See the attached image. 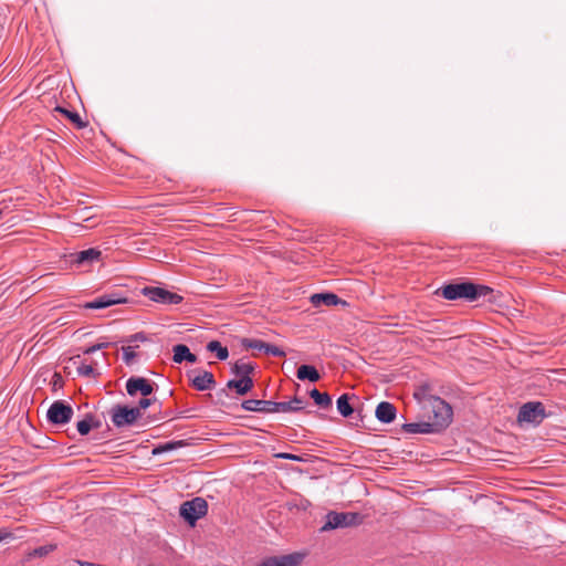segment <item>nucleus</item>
<instances>
[{
    "label": "nucleus",
    "mask_w": 566,
    "mask_h": 566,
    "mask_svg": "<svg viewBox=\"0 0 566 566\" xmlns=\"http://www.w3.org/2000/svg\"><path fill=\"white\" fill-rule=\"evenodd\" d=\"M443 298L449 301L467 300L470 302L476 301L480 297H485L493 293V289L483 284H475L470 281L460 283H450L438 290Z\"/></svg>",
    "instance_id": "obj_1"
},
{
    "label": "nucleus",
    "mask_w": 566,
    "mask_h": 566,
    "mask_svg": "<svg viewBox=\"0 0 566 566\" xmlns=\"http://www.w3.org/2000/svg\"><path fill=\"white\" fill-rule=\"evenodd\" d=\"M436 421L433 423L420 421L409 422L402 426V430L407 433H434L447 428L452 420V409L446 401L439 399L438 405L433 409Z\"/></svg>",
    "instance_id": "obj_2"
},
{
    "label": "nucleus",
    "mask_w": 566,
    "mask_h": 566,
    "mask_svg": "<svg viewBox=\"0 0 566 566\" xmlns=\"http://www.w3.org/2000/svg\"><path fill=\"white\" fill-rule=\"evenodd\" d=\"M241 407L247 411H256L262 413L274 412H297L304 409L305 401L303 398L295 396L290 401L276 402L272 400L248 399Z\"/></svg>",
    "instance_id": "obj_3"
},
{
    "label": "nucleus",
    "mask_w": 566,
    "mask_h": 566,
    "mask_svg": "<svg viewBox=\"0 0 566 566\" xmlns=\"http://www.w3.org/2000/svg\"><path fill=\"white\" fill-rule=\"evenodd\" d=\"M361 522L363 516L359 513L331 511L325 516V523L321 527V532L356 526L359 525Z\"/></svg>",
    "instance_id": "obj_4"
},
{
    "label": "nucleus",
    "mask_w": 566,
    "mask_h": 566,
    "mask_svg": "<svg viewBox=\"0 0 566 566\" xmlns=\"http://www.w3.org/2000/svg\"><path fill=\"white\" fill-rule=\"evenodd\" d=\"M207 512L208 503L202 497H195L184 502L179 510L180 516L191 526H195L196 522L203 517Z\"/></svg>",
    "instance_id": "obj_5"
},
{
    "label": "nucleus",
    "mask_w": 566,
    "mask_h": 566,
    "mask_svg": "<svg viewBox=\"0 0 566 566\" xmlns=\"http://www.w3.org/2000/svg\"><path fill=\"white\" fill-rule=\"evenodd\" d=\"M546 417L545 407L541 401H530L520 407L517 421L538 426Z\"/></svg>",
    "instance_id": "obj_6"
},
{
    "label": "nucleus",
    "mask_w": 566,
    "mask_h": 566,
    "mask_svg": "<svg viewBox=\"0 0 566 566\" xmlns=\"http://www.w3.org/2000/svg\"><path fill=\"white\" fill-rule=\"evenodd\" d=\"M74 410L64 400H55L46 411V419L51 424L63 426L71 421Z\"/></svg>",
    "instance_id": "obj_7"
},
{
    "label": "nucleus",
    "mask_w": 566,
    "mask_h": 566,
    "mask_svg": "<svg viewBox=\"0 0 566 566\" xmlns=\"http://www.w3.org/2000/svg\"><path fill=\"white\" fill-rule=\"evenodd\" d=\"M109 413L113 424L117 428L132 426L142 417V413L138 412V408L124 405L113 406Z\"/></svg>",
    "instance_id": "obj_8"
},
{
    "label": "nucleus",
    "mask_w": 566,
    "mask_h": 566,
    "mask_svg": "<svg viewBox=\"0 0 566 566\" xmlns=\"http://www.w3.org/2000/svg\"><path fill=\"white\" fill-rule=\"evenodd\" d=\"M142 293L150 301L161 304H179L184 300L181 295L159 286H146Z\"/></svg>",
    "instance_id": "obj_9"
},
{
    "label": "nucleus",
    "mask_w": 566,
    "mask_h": 566,
    "mask_svg": "<svg viewBox=\"0 0 566 566\" xmlns=\"http://www.w3.org/2000/svg\"><path fill=\"white\" fill-rule=\"evenodd\" d=\"M155 384L144 377L132 376L126 380V391L130 397L140 394L148 397L155 391Z\"/></svg>",
    "instance_id": "obj_10"
},
{
    "label": "nucleus",
    "mask_w": 566,
    "mask_h": 566,
    "mask_svg": "<svg viewBox=\"0 0 566 566\" xmlns=\"http://www.w3.org/2000/svg\"><path fill=\"white\" fill-rule=\"evenodd\" d=\"M147 335L143 332L129 335L128 337L122 339V343H127V346L122 347L123 352V360L127 366L134 364L135 358L137 357L136 349L139 347L138 343L146 342Z\"/></svg>",
    "instance_id": "obj_11"
},
{
    "label": "nucleus",
    "mask_w": 566,
    "mask_h": 566,
    "mask_svg": "<svg viewBox=\"0 0 566 566\" xmlns=\"http://www.w3.org/2000/svg\"><path fill=\"white\" fill-rule=\"evenodd\" d=\"M305 558V554L301 552H294L281 556L265 557L260 562L258 566H300Z\"/></svg>",
    "instance_id": "obj_12"
},
{
    "label": "nucleus",
    "mask_w": 566,
    "mask_h": 566,
    "mask_svg": "<svg viewBox=\"0 0 566 566\" xmlns=\"http://www.w3.org/2000/svg\"><path fill=\"white\" fill-rule=\"evenodd\" d=\"M127 303V297L119 293H107L103 294L95 300L84 304V308L87 310H103L116 304Z\"/></svg>",
    "instance_id": "obj_13"
},
{
    "label": "nucleus",
    "mask_w": 566,
    "mask_h": 566,
    "mask_svg": "<svg viewBox=\"0 0 566 566\" xmlns=\"http://www.w3.org/2000/svg\"><path fill=\"white\" fill-rule=\"evenodd\" d=\"M71 258L72 263L76 265L92 264L93 262L101 260L102 251L96 248H90L71 254Z\"/></svg>",
    "instance_id": "obj_14"
},
{
    "label": "nucleus",
    "mask_w": 566,
    "mask_h": 566,
    "mask_svg": "<svg viewBox=\"0 0 566 566\" xmlns=\"http://www.w3.org/2000/svg\"><path fill=\"white\" fill-rule=\"evenodd\" d=\"M192 387L196 390L205 391L216 386L214 376L208 370H202L198 375H189Z\"/></svg>",
    "instance_id": "obj_15"
},
{
    "label": "nucleus",
    "mask_w": 566,
    "mask_h": 566,
    "mask_svg": "<svg viewBox=\"0 0 566 566\" xmlns=\"http://www.w3.org/2000/svg\"><path fill=\"white\" fill-rule=\"evenodd\" d=\"M375 416L382 423H391L396 419L397 409L391 402L381 401L376 407Z\"/></svg>",
    "instance_id": "obj_16"
},
{
    "label": "nucleus",
    "mask_w": 566,
    "mask_h": 566,
    "mask_svg": "<svg viewBox=\"0 0 566 566\" xmlns=\"http://www.w3.org/2000/svg\"><path fill=\"white\" fill-rule=\"evenodd\" d=\"M172 352V359L177 364H181L182 361L195 364L198 359L197 356L190 352L189 347L184 344L175 345Z\"/></svg>",
    "instance_id": "obj_17"
},
{
    "label": "nucleus",
    "mask_w": 566,
    "mask_h": 566,
    "mask_svg": "<svg viewBox=\"0 0 566 566\" xmlns=\"http://www.w3.org/2000/svg\"><path fill=\"white\" fill-rule=\"evenodd\" d=\"M227 388L234 389L238 395L243 396L253 388V380L251 377L230 379L227 382Z\"/></svg>",
    "instance_id": "obj_18"
},
{
    "label": "nucleus",
    "mask_w": 566,
    "mask_h": 566,
    "mask_svg": "<svg viewBox=\"0 0 566 566\" xmlns=\"http://www.w3.org/2000/svg\"><path fill=\"white\" fill-rule=\"evenodd\" d=\"M311 302L317 306L324 304L326 306H334L339 303H345L334 293H316L311 296Z\"/></svg>",
    "instance_id": "obj_19"
},
{
    "label": "nucleus",
    "mask_w": 566,
    "mask_h": 566,
    "mask_svg": "<svg viewBox=\"0 0 566 566\" xmlns=\"http://www.w3.org/2000/svg\"><path fill=\"white\" fill-rule=\"evenodd\" d=\"M296 376L300 380H308L316 382L321 379V375L317 369L312 365H301L296 370Z\"/></svg>",
    "instance_id": "obj_20"
},
{
    "label": "nucleus",
    "mask_w": 566,
    "mask_h": 566,
    "mask_svg": "<svg viewBox=\"0 0 566 566\" xmlns=\"http://www.w3.org/2000/svg\"><path fill=\"white\" fill-rule=\"evenodd\" d=\"M54 111L63 114L67 119L71 120V123L74 124V126L76 128L81 129V128L86 127V125H87V123L82 119V117L80 116V114L77 112L70 111V109H66L61 106H56Z\"/></svg>",
    "instance_id": "obj_21"
},
{
    "label": "nucleus",
    "mask_w": 566,
    "mask_h": 566,
    "mask_svg": "<svg viewBox=\"0 0 566 566\" xmlns=\"http://www.w3.org/2000/svg\"><path fill=\"white\" fill-rule=\"evenodd\" d=\"M311 398L321 408H329L332 406V398L327 392H319L316 388L310 391Z\"/></svg>",
    "instance_id": "obj_22"
},
{
    "label": "nucleus",
    "mask_w": 566,
    "mask_h": 566,
    "mask_svg": "<svg viewBox=\"0 0 566 566\" xmlns=\"http://www.w3.org/2000/svg\"><path fill=\"white\" fill-rule=\"evenodd\" d=\"M336 406H337L338 412L345 418L352 416L354 412V409L349 403V397L347 394H344L338 397V399L336 401Z\"/></svg>",
    "instance_id": "obj_23"
},
{
    "label": "nucleus",
    "mask_w": 566,
    "mask_h": 566,
    "mask_svg": "<svg viewBox=\"0 0 566 566\" xmlns=\"http://www.w3.org/2000/svg\"><path fill=\"white\" fill-rule=\"evenodd\" d=\"M207 349L211 353H216V356L220 360H226L229 357V350L222 346L219 340H211L207 344Z\"/></svg>",
    "instance_id": "obj_24"
},
{
    "label": "nucleus",
    "mask_w": 566,
    "mask_h": 566,
    "mask_svg": "<svg viewBox=\"0 0 566 566\" xmlns=\"http://www.w3.org/2000/svg\"><path fill=\"white\" fill-rule=\"evenodd\" d=\"M185 446H186V442L184 440L169 441V442L159 444L156 448H154L153 449V454L154 455L161 454V453H165V452L177 450V449H179L181 447H185Z\"/></svg>",
    "instance_id": "obj_25"
},
{
    "label": "nucleus",
    "mask_w": 566,
    "mask_h": 566,
    "mask_svg": "<svg viewBox=\"0 0 566 566\" xmlns=\"http://www.w3.org/2000/svg\"><path fill=\"white\" fill-rule=\"evenodd\" d=\"M254 370V366L250 363L237 361L232 367V373L241 378L250 377Z\"/></svg>",
    "instance_id": "obj_26"
},
{
    "label": "nucleus",
    "mask_w": 566,
    "mask_h": 566,
    "mask_svg": "<svg viewBox=\"0 0 566 566\" xmlns=\"http://www.w3.org/2000/svg\"><path fill=\"white\" fill-rule=\"evenodd\" d=\"M241 344L245 348L264 350L266 343L255 338H243Z\"/></svg>",
    "instance_id": "obj_27"
},
{
    "label": "nucleus",
    "mask_w": 566,
    "mask_h": 566,
    "mask_svg": "<svg viewBox=\"0 0 566 566\" xmlns=\"http://www.w3.org/2000/svg\"><path fill=\"white\" fill-rule=\"evenodd\" d=\"M91 421V413H87L85 418L76 423L77 431L81 436H86L90 433L92 429Z\"/></svg>",
    "instance_id": "obj_28"
},
{
    "label": "nucleus",
    "mask_w": 566,
    "mask_h": 566,
    "mask_svg": "<svg viewBox=\"0 0 566 566\" xmlns=\"http://www.w3.org/2000/svg\"><path fill=\"white\" fill-rule=\"evenodd\" d=\"M56 548L55 544L43 545L34 548L32 556L43 557L52 553Z\"/></svg>",
    "instance_id": "obj_29"
},
{
    "label": "nucleus",
    "mask_w": 566,
    "mask_h": 566,
    "mask_svg": "<svg viewBox=\"0 0 566 566\" xmlns=\"http://www.w3.org/2000/svg\"><path fill=\"white\" fill-rule=\"evenodd\" d=\"M264 353L268 355H271L273 357H284L285 356V352L282 348L277 347L276 345L269 344V343L265 344Z\"/></svg>",
    "instance_id": "obj_30"
},
{
    "label": "nucleus",
    "mask_w": 566,
    "mask_h": 566,
    "mask_svg": "<svg viewBox=\"0 0 566 566\" xmlns=\"http://www.w3.org/2000/svg\"><path fill=\"white\" fill-rule=\"evenodd\" d=\"M77 374L80 376H84V377H95V375H96L94 368L91 365H87L84 363H82L77 367Z\"/></svg>",
    "instance_id": "obj_31"
},
{
    "label": "nucleus",
    "mask_w": 566,
    "mask_h": 566,
    "mask_svg": "<svg viewBox=\"0 0 566 566\" xmlns=\"http://www.w3.org/2000/svg\"><path fill=\"white\" fill-rule=\"evenodd\" d=\"M111 345H113V343H109V342H104V343H98V344H95V345H92L90 347H87L86 349H84V354L85 355H90V354H93L97 350H101V349H105L107 347H109Z\"/></svg>",
    "instance_id": "obj_32"
},
{
    "label": "nucleus",
    "mask_w": 566,
    "mask_h": 566,
    "mask_svg": "<svg viewBox=\"0 0 566 566\" xmlns=\"http://www.w3.org/2000/svg\"><path fill=\"white\" fill-rule=\"evenodd\" d=\"M156 401V398H149L148 397H143L139 401H138V405L135 407V408H138V412L142 413V410H145L147 409L148 407H150L154 402Z\"/></svg>",
    "instance_id": "obj_33"
},
{
    "label": "nucleus",
    "mask_w": 566,
    "mask_h": 566,
    "mask_svg": "<svg viewBox=\"0 0 566 566\" xmlns=\"http://www.w3.org/2000/svg\"><path fill=\"white\" fill-rule=\"evenodd\" d=\"M63 384H64V380H63L62 376L60 374L55 373L52 378L53 389L56 390L57 388H62Z\"/></svg>",
    "instance_id": "obj_34"
},
{
    "label": "nucleus",
    "mask_w": 566,
    "mask_h": 566,
    "mask_svg": "<svg viewBox=\"0 0 566 566\" xmlns=\"http://www.w3.org/2000/svg\"><path fill=\"white\" fill-rule=\"evenodd\" d=\"M276 457L280 459L292 460V461H301L302 460L301 457H298V455H295L292 453H285V452L279 453V454H276Z\"/></svg>",
    "instance_id": "obj_35"
},
{
    "label": "nucleus",
    "mask_w": 566,
    "mask_h": 566,
    "mask_svg": "<svg viewBox=\"0 0 566 566\" xmlns=\"http://www.w3.org/2000/svg\"><path fill=\"white\" fill-rule=\"evenodd\" d=\"M8 538H12V534L10 532L1 530L0 531V542L8 539Z\"/></svg>",
    "instance_id": "obj_36"
},
{
    "label": "nucleus",
    "mask_w": 566,
    "mask_h": 566,
    "mask_svg": "<svg viewBox=\"0 0 566 566\" xmlns=\"http://www.w3.org/2000/svg\"><path fill=\"white\" fill-rule=\"evenodd\" d=\"M90 423L92 424V428H99L101 427V421L96 420L93 415H91Z\"/></svg>",
    "instance_id": "obj_37"
}]
</instances>
